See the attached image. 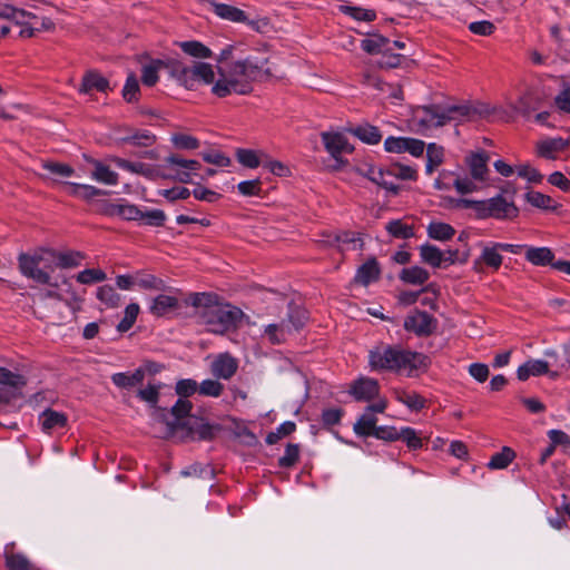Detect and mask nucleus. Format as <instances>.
I'll list each match as a JSON object with an SVG mask.
<instances>
[{"label": "nucleus", "mask_w": 570, "mask_h": 570, "mask_svg": "<svg viewBox=\"0 0 570 570\" xmlns=\"http://www.w3.org/2000/svg\"><path fill=\"white\" fill-rule=\"evenodd\" d=\"M537 101L538 99L532 92H527L520 97L514 110L523 116H529L537 108Z\"/></svg>", "instance_id": "nucleus-52"}, {"label": "nucleus", "mask_w": 570, "mask_h": 570, "mask_svg": "<svg viewBox=\"0 0 570 570\" xmlns=\"http://www.w3.org/2000/svg\"><path fill=\"white\" fill-rule=\"evenodd\" d=\"M224 391V385L216 380H204L198 385V392L205 396L218 397Z\"/></svg>", "instance_id": "nucleus-54"}, {"label": "nucleus", "mask_w": 570, "mask_h": 570, "mask_svg": "<svg viewBox=\"0 0 570 570\" xmlns=\"http://www.w3.org/2000/svg\"><path fill=\"white\" fill-rule=\"evenodd\" d=\"M518 215V208L505 199L503 196L498 195L487 200H482L481 212L479 218L493 217L497 219L513 218Z\"/></svg>", "instance_id": "nucleus-9"}, {"label": "nucleus", "mask_w": 570, "mask_h": 570, "mask_svg": "<svg viewBox=\"0 0 570 570\" xmlns=\"http://www.w3.org/2000/svg\"><path fill=\"white\" fill-rule=\"evenodd\" d=\"M430 278V274L421 266H411L403 268L400 273V279L411 285H422Z\"/></svg>", "instance_id": "nucleus-29"}, {"label": "nucleus", "mask_w": 570, "mask_h": 570, "mask_svg": "<svg viewBox=\"0 0 570 570\" xmlns=\"http://www.w3.org/2000/svg\"><path fill=\"white\" fill-rule=\"evenodd\" d=\"M264 334L272 344H279L285 341L287 334H291V328L285 321H282L279 324L267 325Z\"/></svg>", "instance_id": "nucleus-37"}, {"label": "nucleus", "mask_w": 570, "mask_h": 570, "mask_svg": "<svg viewBox=\"0 0 570 570\" xmlns=\"http://www.w3.org/2000/svg\"><path fill=\"white\" fill-rule=\"evenodd\" d=\"M139 314V305L136 303L129 304L125 309V315L117 328L119 332H127L131 328Z\"/></svg>", "instance_id": "nucleus-48"}, {"label": "nucleus", "mask_w": 570, "mask_h": 570, "mask_svg": "<svg viewBox=\"0 0 570 570\" xmlns=\"http://www.w3.org/2000/svg\"><path fill=\"white\" fill-rule=\"evenodd\" d=\"M387 174L394 178L402 180H414L416 178V171L410 166L393 165L387 169Z\"/></svg>", "instance_id": "nucleus-59"}, {"label": "nucleus", "mask_w": 570, "mask_h": 570, "mask_svg": "<svg viewBox=\"0 0 570 570\" xmlns=\"http://www.w3.org/2000/svg\"><path fill=\"white\" fill-rule=\"evenodd\" d=\"M236 156L237 160L248 168H256L261 164L258 153L252 149H238Z\"/></svg>", "instance_id": "nucleus-55"}, {"label": "nucleus", "mask_w": 570, "mask_h": 570, "mask_svg": "<svg viewBox=\"0 0 570 570\" xmlns=\"http://www.w3.org/2000/svg\"><path fill=\"white\" fill-rule=\"evenodd\" d=\"M368 177L373 183L385 188L392 194H397L399 186L389 179L391 176L387 174V169L383 170L381 168H371L368 170Z\"/></svg>", "instance_id": "nucleus-38"}, {"label": "nucleus", "mask_w": 570, "mask_h": 570, "mask_svg": "<svg viewBox=\"0 0 570 570\" xmlns=\"http://www.w3.org/2000/svg\"><path fill=\"white\" fill-rule=\"evenodd\" d=\"M39 422L45 432L52 433L66 426L67 416L61 412L46 410L40 414Z\"/></svg>", "instance_id": "nucleus-24"}, {"label": "nucleus", "mask_w": 570, "mask_h": 570, "mask_svg": "<svg viewBox=\"0 0 570 570\" xmlns=\"http://www.w3.org/2000/svg\"><path fill=\"white\" fill-rule=\"evenodd\" d=\"M163 386L164 384L160 382L148 383L146 387L138 391V397L158 412L156 406L159 399V391Z\"/></svg>", "instance_id": "nucleus-40"}, {"label": "nucleus", "mask_w": 570, "mask_h": 570, "mask_svg": "<svg viewBox=\"0 0 570 570\" xmlns=\"http://www.w3.org/2000/svg\"><path fill=\"white\" fill-rule=\"evenodd\" d=\"M219 79L214 83L212 91L218 97L230 94L246 95L250 91V83L263 80L268 76L263 60L254 61L249 58L233 63L229 70L219 67Z\"/></svg>", "instance_id": "nucleus-2"}, {"label": "nucleus", "mask_w": 570, "mask_h": 570, "mask_svg": "<svg viewBox=\"0 0 570 570\" xmlns=\"http://www.w3.org/2000/svg\"><path fill=\"white\" fill-rule=\"evenodd\" d=\"M190 304L199 323L215 334H224L234 328L243 316L239 308L219 303L216 296L207 293L193 294Z\"/></svg>", "instance_id": "nucleus-3"}, {"label": "nucleus", "mask_w": 570, "mask_h": 570, "mask_svg": "<svg viewBox=\"0 0 570 570\" xmlns=\"http://www.w3.org/2000/svg\"><path fill=\"white\" fill-rule=\"evenodd\" d=\"M55 250L40 248L33 253H21L18 256L20 273L40 285H51Z\"/></svg>", "instance_id": "nucleus-5"}, {"label": "nucleus", "mask_w": 570, "mask_h": 570, "mask_svg": "<svg viewBox=\"0 0 570 570\" xmlns=\"http://www.w3.org/2000/svg\"><path fill=\"white\" fill-rule=\"evenodd\" d=\"M135 276V286L144 289H161L164 282L156 276L147 273H137Z\"/></svg>", "instance_id": "nucleus-45"}, {"label": "nucleus", "mask_w": 570, "mask_h": 570, "mask_svg": "<svg viewBox=\"0 0 570 570\" xmlns=\"http://www.w3.org/2000/svg\"><path fill=\"white\" fill-rule=\"evenodd\" d=\"M495 112L497 107L481 101L463 105L417 106L412 110L409 122L412 130L419 134H425L448 122H459L475 117H488Z\"/></svg>", "instance_id": "nucleus-1"}, {"label": "nucleus", "mask_w": 570, "mask_h": 570, "mask_svg": "<svg viewBox=\"0 0 570 570\" xmlns=\"http://www.w3.org/2000/svg\"><path fill=\"white\" fill-rule=\"evenodd\" d=\"M554 105L560 112L570 115V86L562 87L554 98Z\"/></svg>", "instance_id": "nucleus-63"}, {"label": "nucleus", "mask_w": 570, "mask_h": 570, "mask_svg": "<svg viewBox=\"0 0 570 570\" xmlns=\"http://www.w3.org/2000/svg\"><path fill=\"white\" fill-rule=\"evenodd\" d=\"M380 268L375 259L364 263L357 271L356 281L363 285H368L379 278Z\"/></svg>", "instance_id": "nucleus-34"}, {"label": "nucleus", "mask_w": 570, "mask_h": 570, "mask_svg": "<svg viewBox=\"0 0 570 570\" xmlns=\"http://www.w3.org/2000/svg\"><path fill=\"white\" fill-rule=\"evenodd\" d=\"M196 80L198 83L210 85L214 82L215 72L213 66L209 63H195Z\"/></svg>", "instance_id": "nucleus-50"}, {"label": "nucleus", "mask_w": 570, "mask_h": 570, "mask_svg": "<svg viewBox=\"0 0 570 570\" xmlns=\"http://www.w3.org/2000/svg\"><path fill=\"white\" fill-rule=\"evenodd\" d=\"M436 327V321L423 311H414L404 320V328L417 336H428Z\"/></svg>", "instance_id": "nucleus-13"}, {"label": "nucleus", "mask_w": 570, "mask_h": 570, "mask_svg": "<svg viewBox=\"0 0 570 570\" xmlns=\"http://www.w3.org/2000/svg\"><path fill=\"white\" fill-rule=\"evenodd\" d=\"M549 374L557 377V372H549V363L542 360H529L518 367L517 376L520 381H527L530 376Z\"/></svg>", "instance_id": "nucleus-18"}, {"label": "nucleus", "mask_w": 570, "mask_h": 570, "mask_svg": "<svg viewBox=\"0 0 570 570\" xmlns=\"http://www.w3.org/2000/svg\"><path fill=\"white\" fill-rule=\"evenodd\" d=\"M421 261L434 268L448 267L455 264L456 262L465 263L466 256L459 259L458 250L448 249L442 250L439 247L431 244H423L419 248Z\"/></svg>", "instance_id": "nucleus-8"}, {"label": "nucleus", "mask_w": 570, "mask_h": 570, "mask_svg": "<svg viewBox=\"0 0 570 570\" xmlns=\"http://www.w3.org/2000/svg\"><path fill=\"white\" fill-rule=\"evenodd\" d=\"M178 46L186 55L193 58L203 59L212 56V50L196 40L181 41L178 42Z\"/></svg>", "instance_id": "nucleus-35"}, {"label": "nucleus", "mask_w": 570, "mask_h": 570, "mask_svg": "<svg viewBox=\"0 0 570 570\" xmlns=\"http://www.w3.org/2000/svg\"><path fill=\"white\" fill-rule=\"evenodd\" d=\"M94 89L100 92H106L109 89V82L101 75L94 71H89L83 76L79 91L81 94H88Z\"/></svg>", "instance_id": "nucleus-27"}, {"label": "nucleus", "mask_w": 570, "mask_h": 570, "mask_svg": "<svg viewBox=\"0 0 570 570\" xmlns=\"http://www.w3.org/2000/svg\"><path fill=\"white\" fill-rule=\"evenodd\" d=\"M299 456V449L296 444H288L285 449V453L279 458L278 464L282 468H289L296 463Z\"/></svg>", "instance_id": "nucleus-64"}, {"label": "nucleus", "mask_w": 570, "mask_h": 570, "mask_svg": "<svg viewBox=\"0 0 570 570\" xmlns=\"http://www.w3.org/2000/svg\"><path fill=\"white\" fill-rule=\"evenodd\" d=\"M426 232L430 238L441 242L451 239L455 234V230L451 225L442 222L430 223Z\"/></svg>", "instance_id": "nucleus-32"}, {"label": "nucleus", "mask_w": 570, "mask_h": 570, "mask_svg": "<svg viewBox=\"0 0 570 570\" xmlns=\"http://www.w3.org/2000/svg\"><path fill=\"white\" fill-rule=\"evenodd\" d=\"M444 161V148L435 142L426 146L425 173L432 175Z\"/></svg>", "instance_id": "nucleus-28"}, {"label": "nucleus", "mask_w": 570, "mask_h": 570, "mask_svg": "<svg viewBox=\"0 0 570 570\" xmlns=\"http://www.w3.org/2000/svg\"><path fill=\"white\" fill-rule=\"evenodd\" d=\"M399 440L404 441L410 449L416 450L422 446L420 434L412 428L400 429Z\"/></svg>", "instance_id": "nucleus-53"}, {"label": "nucleus", "mask_w": 570, "mask_h": 570, "mask_svg": "<svg viewBox=\"0 0 570 570\" xmlns=\"http://www.w3.org/2000/svg\"><path fill=\"white\" fill-rule=\"evenodd\" d=\"M368 365L372 371L399 372L412 375L415 371L428 366L425 355L402 348L381 344L368 352Z\"/></svg>", "instance_id": "nucleus-4"}, {"label": "nucleus", "mask_w": 570, "mask_h": 570, "mask_svg": "<svg viewBox=\"0 0 570 570\" xmlns=\"http://www.w3.org/2000/svg\"><path fill=\"white\" fill-rule=\"evenodd\" d=\"M306 320V312L295 307L289 309L288 318L284 321L289 325L291 333H293L301 330L304 326Z\"/></svg>", "instance_id": "nucleus-51"}, {"label": "nucleus", "mask_w": 570, "mask_h": 570, "mask_svg": "<svg viewBox=\"0 0 570 570\" xmlns=\"http://www.w3.org/2000/svg\"><path fill=\"white\" fill-rule=\"evenodd\" d=\"M164 67L161 60H153L141 68V81L144 86L153 87L159 80V71Z\"/></svg>", "instance_id": "nucleus-33"}, {"label": "nucleus", "mask_w": 570, "mask_h": 570, "mask_svg": "<svg viewBox=\"0 0 570 570\" xmlns=\"http://www.w3.org/2000/svg\"><path fill=\"white\" fill-rule=\"evenodd\" d=\"M178 307V299L175 296L160 294L156 296L149 306V311L155 316H164Z\"/></svg>", "instance_id": "nucleus-26"}, {"label": "nucleus", "mask_w": 570, "mask_h": 570, "mask_svg": "<svg viewBox=\"0 0 570 570\" xmlns=\"http://www.w3.org/2000/svg\"><path fill=\"white\" fill-rule=\"evenodd\" d=\"M376 422L377 419L373 414L365 412L354 424V431L362 436L374 435L377 429Z\"/></svg>", "instance_id": "nucleus-39"}, {"label": "nucleus", "mask_w": 570, "mask_h": 570, "mask_svg": "<svg viewBox=\"0 0 570 570\" xmlns=\"http://www.w3.org/2000/svg\"><path fill=\"white\" fill-rule=\"evenodd\" d=\"M139 92L138 79L134 73H129L122 89V97L126 101L131 102L137 100Z\"/></svg>", "instance_id": "nucleus-57"}, {"label": "nucleus", "mask_w": 570, "mask_h": 570, "mask_svg": "<svg viewBox=\"0 0 570 570\" xmlns=\"http://www.w3.org/2000/svg\"><path fill=\"white\" fill-rule=\"evenodd\" d=\"M515 454L512 449L504 446L500 452L492 455L488 463L491 470L505 469L514 459Z\"/></svg>", "instance_id": "nucleus-41"}, {"label": "nucleus", "mask_w": 570, "mask_h": 570, "mask_svg": "<svg viewBox=\"0 0 570 570\" xmlns=\"http://www.w3.org/2000/svg\"><path fill=\"white\" fill-rule=\"evenodd\" d=\"M323 242L330 246H336L341 252L357 250L362 246L361 239L356 236L355 233L351 232H342L336 235H328L327 238Z\"/></svg>", "instance_id": "nucleus-20"}, {"label": "nucleus", "mask_w": 570, "mask_h": 570, "mask_svg": "<svg viewBox=\"0 0 570 570\" xmlns=\"http://www.w3.org/2000/svg\"><path fill=\"white\" fill-rule=\"evenodd\" d=\"M569 145V141L561 138H548L538 142L537 151L538 155L547 159H556L557 155L564 150Z\"/></svg>", "instance_id": "nucleus-22"}, {"label": "nucleus", "mask_w": 570, "mask_h": 570, "mask_svg": "<svg viewBox=\"0 0 570 570\" xmlns=\"http://www.w3.org/2000/svg\"><path fill=\"white\" fill-rule=\"evenodd\" d=\"M177 80L187 89H195L197 87L195 66L184 67L177 71Z\"/></svg>", "instance_id": "nucleus-56"}, {"label": "nucleus", "mask_w": 570, "mask_h": 570, "mask_svg": "<svg viewBox=\"0 0 570 570\" xmlns=\"http://www.w3.org/2000/svg\"><path fill=\"white\" fill-rule=\"evenodd\" d=\"M191 407V403L186 399H179L175 403V405L171 407V415L174 419L166 422L169 432H173L179 426H187L191 433H195L193 426L190 425V419L188 422H183V420L189 415ZM196 433L199 435V438L206 439L209 434V426L206 424H200L199 431Z\"/></svg>", "instance_id": "nucleus-10"}, {"label": "nucleus", "mask_w": 570, "mask_h": 570, "mask_svg": "<svg viewBox=\"0 0 570 570\" xmlns=\"http://www.w3.org/2000/svg\"><path fill=\"white\" fill-rule=\"evenodd\" d=\"M362 49L370 55H381L384 60L382 65L395 67L399 65L401 53H393L391 38H364L361 43Z\"/></svg>", "instance_id": "nucleus-11"}, {"label": "nucleus", "mask_w": 570, "mask_h": 570, "mask_svg": "<svg viewBox=\"0 0 570 570\" xmlns=\"http://www.w3.org/2000/svg\"><path fill=\"white\" fill-rule=\"evenodd\" d=\"M340 10L355 19L356 21H373L376 19V12L371 9H364L361 7L342 4L340 6Z\"/></svg>", "instance_id": "nucleus-43"}, {"label": "nucleus", "mask_w": 570, "mask_h": 570, "mask_svg": "<svg viewBox=\"0 0 570 570\" xmlns=\"http://www.w3.org/2000/svg\"><path fill=\"white\" fill-rule=\"evenodd\" d=\"M238 368V363L235 357L227 353L217 355L210 363L212 374L222 380H229L234 376Z\"/></svg>", "instance_id": "nucleus-17"}, {"label": "nucleus", "mask_w": 570, "mask_h": 570, "mask_svg": "<svg viewBox=\"0 0 570 570\" xmlns=\"http://www.w3.org/2000/svg\"><path fill=\"white\" fill-rule=\"evenodd\" d=\"M40 9H35L30 12V18L27 22V27L20 29L18 36H35L36 32H55L56 31V24L55 22L41 14Z\"/></svg>", "instance_id": "nucleus-16"}, {"label": "nucleus", "mask_w": 570, "mask_h": 570, "mask_svg": "<svg viewBox=\"0 0 570 570\" xmlns=\"http://www.w3.org/2000/svg\"><path fill=\"white\" fill-rule=\"evenodd\" d=\"M200 164L194 159H185L179 155H170L165 158L163 164V179L175 180L181 184L193 183V178L198 176Z\"/></svg>", "instance_id": "nucleus-7"}, {"label": "nucleus", "mask_w": 570, "mask_h": 570, "mask_svg": "<svg viewBox=\"0 0 570 570\" xmlns=\"http://www.w3.org/2000/svg\"><path fill=\"white\" fill-rule=\"evenodd\" d=\"M322 140L325 149L330 153L334 164L331 165L333 169L341 168L345 161L341 158L342 154L352 153L353 147L347 141L346 137L340 132H322Z\"/></svg>", "instance_id": "nucleus-12"}, {"label": "nucleus", "mask_w": 570, "mask_h": 570, "mask_svg": "<svg viewBox=\"0 0 570 570\" xmlns=\"http://www.w3.org/2000/svg\"><path fill=\"white\" fill-rule=\"evenodd\" d=\"M112 383L120 389H130L144 381V370L134 373H116L111 376Z\"/></svg>", "instance_id": "nucleus-31"}, {"label": "nucleus", "mask_w": 570, "mask_h": 570, "mask_svg": "<svg viewBox=\"0 0 570 570\" xmlns=\"http://www.w3.org/2000/svg\"><path fill=\"white\" fill-rule=\"evenodd\" d=\"M350 393L356 401L368 402L379 396L380 385L375 379L360 377L351 384Z\"/></svg>", "instance_id": "nucleus-14"}, {"label": "nucleus", "mask_w": 570, "mask_h": 570, "mask_svg": "<svg viewBox=\"0 0 570 570\" xmlns=\"http://www.w3.org/2000/svg\"><path fill=\"white\" fill-rule=\"evenodd\" d=\"M6 566L8 570H32L29 560L20 553H6Z\"/></svg>", "instance_id": "nucleus-49"}, {"label": "nucleus", "mask_w": 570, "mask_h": 570, "mask_svg": "<svg viewBox=\"0 0 570 570\" xmlns=\"http://www.w3.org/2000/svg\"><path fill=\"white\" fill-rule=\"evenodd\" d=\"M500 248L498 247V243H491L489 245L483 246L481 255L473 263V268L476 272L481 271V264H485L494 271H498L502 265L503 257L500 254Z\"/></svg>", "instance_id": "nucleus-19"}, {"label": "nucleus", "mask_w": 570, "mask_h": 570, "mask_svg": "<svg viewBox=\"0 0 570 570\" xmlns=\"http://www.w3.org/2000/svg\"><path fill=\"white\" fill-rule=\"evenodd\" d=\"M353 132L362 141L371 145L377 144L382 138L380 130L371 125L358 126Z\"/></svg>", "instance_id": "nucleus-44"}, {"label": "nucleus", "mask_w": 570, "mask_h": 570, "mask_svg": "<svg viewBox=\"0 0 570 570\" xmlns=\"http://www.w3.org/2000/svg\"><path fill=\"white\" fill-rule=\"evenodd\" d=\"M525 259L534 266H547L554 263V254L549 247H525Z\"/></svg>", "instance_id": "nucleus-25"}, {"label": "nucleus", "mask_w": 570, "mask_h": 570, "mask_svg": "<svg viewBox=\"0 0 570 570\" xmlns=\"http://www.w3.org/2000/svg\"><path fill=\"white\" fill-rule=\"evenodd\" d=\"M527 200L534 207L538 208H551L553 205V199L550 196L541 194L539 191H529L525 195Z\"/></svg>", "instance_id": "nucleus-61"}, {"label": "nucleus", "mask_w": 570, "mask_h": 570, "mask_svg": "<svg viewBox=\"0 0 570 570\" xmlns=\"http://www.w3.org/2000/svg\"><path fill=\"white\" fill-rule=\"evenodd\" d=\"M490 155L485 150L470 151L464 157V165L469 170L470 177L456 176L453 180L455 190L461 194H472L479 190L478 183L484 184L489 179Z\"/></svg>", "instance_id": "nucleus-6"}, {"label": "nucleus", "mask_w": 570, "mask_h": 570, "mask_svg": "<svg viewBox=\"0 0 570 570\" xmlns=\"http://www.w3.org/2000/svg\"><path fill=\"white\" fill-rule=\"evenodd\" d=\"M112 161L121 169L141 175L148 179H163L164 170L163 165L151 166L144 163H131L126 159L114 157Z\"/></svg>", "instance_id": "nucleus-15"}, {"label": "nucleus", "mask_w": 570, "mask_h": 570, "mask_svg": "<svg viewBox=\"0 0 570 570\" xmlns=\"http://www.w3.org/2000/svg\"><path fill=\"white\" fill-rule=\"evenodd\" d=\"M175 391L180 399H186L198 391V383L191 379H183L176 383Z\"/></svg>", "instance_id": "nucleus-60"}, {"label": "nucleus", "mask_w": 570, "mask_h": 570, "mask_svg": "<svg viewBox=\"0 0 570 570\" xmlns=\"http://www.w3.org/2000/svg\"><path fill=\"white\" fill-rule=\"evenodd\" d=\"M106 278V273L99 268H87L78 273L76 276L77 282L85 285L99 283Z\"/></svg>", "instance_id": "nucleus-46"}, {"label": "nucleus", "mask_w": 570, "mask_h": 570, "mask_svg": "<svg viewBox=\"0 0 570 570\" xmlns=\"http://www.w3.org/2000/svg\"><path fill=\"white\" fill-rule=\"evenodd\" d=\"M61 187L68 195L86 200L106 195L105 190L91 185L66 181L61 184Z\"/></svg>", "instance_id": "nucleus-21"}, {"label": "nucleus", "mask_w": 570, "mask_h": 570, "mask_svg": "<svg viewBox=\"0 0 570 570\" xmlns=\"http://www.w3.org/2000/svg\"><path fill=\"white\" fill-rule=\"evenodd\" d=\"M83 256L79 252H67V253H57L55 252V263L53 266H58L61 268H71L80 265Z\"/></svg>", "instance_id": "nucleus-42"}, {"label": "nucleus", "mask_w": 570, "mask_h": 570, "mask_svg": "<svg viewBox=\"0 0 570 570\" xmlns=\"http://www.w3.org/2000/svg\"><path fill=\"white\" fill-rule=\"evenodd\" d=\"M0 384L13 389L24 385L23 377L4 367H0Z\"/></svg>", "instance_id": "nucleus-58"}, {"label": "nucleus", "mask_w": 570, "mask_h": 570, "mask_svg": "<svg viewBox=\"0 0 570 570\" xmlns=\"http://www.w3.org/2000/svg\"><path fill=\"white\" fill-rule=\"evenodd\" d=\"M90 164L92 165L91 179L109 186L118 184V174L111 170L109 166L96 159H90Z\"/></svg>", "instance_id": "nucleus-23"}, {"label": "nucleus", "mask_w": 570, "mask_h": 570, "mask_svg": "<svg viewBox=\"0 0 570 570\" xmlns=\"http://www.w3.org/2000/svg\"><path fill=\"white\" fill-rule=\"evenodd\" d=\"M97 298L109 307H116L120 302V295L110 285L100 286L97 291Z\"/></svg>", "instance_id": "nucleus-47"}, {"label": "nucleus", "mask_w": 570, "mask_h": 570, "mask_svg": "<svg viewBox=\"0 0 570 570\" xmlns=\"http://www.w3.org/2000/svg\"><path fill=\"white\" fill-rule=\"evenodd\" d=\"M385 230L394 238L409 239L414 236V228L402 219H393L386 223Z\"/></svg>", "instance_id": "nucleus-30"}, {"label": "nucleus", "mask_w": 570, "mask_h": 570, "mask_svg": "<svg viewBox=\"0 0 570 570\" xmlns=\"http://www.w3.org/2000/svg\"><path fill=\"white\" fill-rule=\"evenodd\" d=\"M166 216L160 209H153L140 213V219L144 224L149 226H161L164 225Z\"/></svg>", "instance_id": "nucleus-62"}, {"label": "nucleus", "mask_w": 570, "mask_h": 570, "mask_svg": "<svg viewBox=\"0 0 570 570\" xmlns=\"http://www.w3.org/2000/svg\"><path fill=\"white\" fill-rule=\"evenodd\" d=\"M395 399L402 404L406 405L410 410L419 411L424 404L425 400L415 392H409L405 390H395Z\"/></svg>", "instance_id": "nucleus-36"}]
</instances>
